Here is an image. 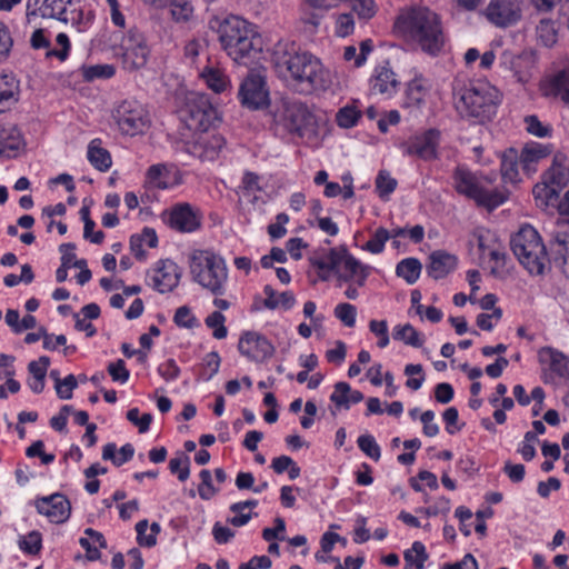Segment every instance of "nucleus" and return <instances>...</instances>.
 Listing matches in <instances>:
<instances>
[{
	"mask_svg": "<svg viewBox=\"0 0 569 569\" xmlns=\"http://www.w3.org/2000/svg\"><path fill=\"white\" fill-rule=\"evenodd\" d=\"M271 61L279 77L292 80L301 90L322 88L323 68L319 59L307 51H300L295 43L276 44Z\"/></svg>",
	"mask_w": 569,
	"mask_h": 569,
	"instance_id": "f257e3e1",
	"label": "nucleus"
},
{
	"mask_svg": "<svg viewBox=\"0 0 569 569\" xmlns=\"http://www.w3.org/2000/svg\"><path fill=\"white\" fill-rule=\"evenodd\" d=\"M395 26L406 39L430 56H437L445 46L440 17L427 7H413L401 12Z\"/></svg>",
	"mask_w": 569,
	"mask_h": 569,
	"instance_id": "f03ea898",
	"label": "nucleus"
},
{
	"mask_svg": "<svg viewBox=\"0 0 569 569\" xmlns=\"http://www.w3.org/2000/svg\"><path fill=\"white\" fill-rule=\"evenodd\" d=\"M218 32L221 47L238 64L252 63L262 50L261 39L251 23L238 16L226 18Z\"/></svg>",
	"mask_w": 569,
	"mask_h": 569,
	"instance_id": "7ed1b4c3",
	"label": "nucleus"
},
{
	"mask_svg": "<svg viewBox=\"0 0 569 569\" xmlns=\"http://www.w3.org/2000/svg\"><path fill=\"white\" fill-rule=\"evenodd\" d=\"M501 103V93L487 81H475L462 88L456 109L463 118L476 123L491 121Z\"/></svg>",
	"mask_w": 569,
	"mask_h": 569,
	"instance_id": "20e7f679",
	"label": "nucleus"
},
{
	"mask_svg": "<svg viewBox=\"0 0 569 569\" xmlns=\"http://www.w3.org/2000/svg\"><path fill=\"white\" fill-rule=\"evenodd\" d=\"M321 281L331 280L336 276L340 281H355L362 284L373 270L372 267L361 263L346 247L330 249L327 253L312 259Z\"/></svg>",
	"mask_w": 569,
	"mask_h": 569,
	"instance_id": "39448f33",
	"label": "nucleus"
},
{
	"mask_svg": "<svg viewBox=\"0 0 569 569\" xmlns=\"http://www.w3.org/2000/svg\"><path fill=\"white\" fill-rule=\"evenodd\" d=\"M511 249L519 262L531 274H543L550 268L551 259L538 231L530 224L522 226L511 237Z\"/></svg>",
	"mask_w": 569,
	"mask_h": 569,
	"instance_id": "423d86ee",
	"label": "nucleus"
},
{
	"mask_svg": "<svg viewBox=\"0 0 569 569\" xmlns=\"http://www.w3.org/2000/svg\"><path fill=\"white\" fill-rule=\"evenodd\" d=\"M281 107L279 118L284 128L307 142L316 143L319 137L318 120L308 106L298 99L284 98Z\"/></svg>",
	"mask_w": 569,
	"mask_h": 569,
	"instance_id": "0eeeda50",
	"label": "nucleus"
},
{
	"mask_svg": "<svg viewBox=\"0 0 569 569\" xmlns=\"http://www.w3.org/2000/svg\"><path fill=\"white\" fill-rule=\"evenodd\" d=\"M188 262L192 280L198 284H223L228 280L226 260L211 250H193Z\"/></svg>",
	"mask_w": 569,
	"mask_h": 569,
	"instance_id": "6e6552de",
	"label": "nucleus"
},
{
	"mask_svg": "<svg viewBox=\"0 0 569 569\" xmlns=\"http://www.w3.org/2000/svg\"><path fill=\"white\" fill-rule=\"evenodd\" d=\"M179 118L189 130L207 132L218 121V112L207 94L190 92L179 110Z\"/></svg>",
	"mask_w": 569,
	"mask_h": 569,
	"instance_id": "1a4fd4ad",
	"label": "nucleus"
},
{
	"mask_svg": "<svg viewBox=\"0 0 569 569\" xmlns=\"http://www.w3.org/2000/svg\"><path fill=\"white\" fill-rule=\"evenodd\" d=\"M455 189L477 204L492 210L505 202L506 194L498 190H486L479 184L477 177L469 170L457 168L453 173Z\"/></svg>",
	"mask_w": 569,
	"mask_h": 569,
	"instance_id": "9d476101",
	"label": "nucleus"
},
{
	"mask_svg": "<svg viewBox=\"0 0 569 569\" xmlns=\"http://www.w3.org/2000/svg\"><path fill=\"white\" fill-rule=\"evenodd\" d=\"M112 117L121 132L128 136L142 133L150 123L147 110L136 100H124L119 103Z\"/></svg>",
	"mask_w": 569,
	"mask_h": 569,
	"instance_id": "9b49d317",
	"label": "nucleus"
},
{
	"mask_svg": "<svg viewBox=\"0 0 569 569\" xmlns=\"http://www.w3.org/2000/svg\"><path fill=\"white\" fill-rule=\"evenodd\" d=\"M238 97L243 107L259 110L269 106V91L266 78L259 72L250 71L242 80Z\"/></svg>",
	"mask_w": 569,
	"mask_h": 569,
	"instance_id": "f8f14e48",
	"label": "nucleus"
},
{
	"mask_svg": "<svg viewBox=\"0 0 569 569\" xmlns=\"http://www.w3.org/2000/svg\"><path fill=\"white\" fill-rule=\"evenodd\" d=\"M239 353L256 363H263L274 355V346L258 331H243L238 342Z\"/></svg>",
	"mask_w": 569,
	"mask_h": 569,
	"instance_id": "ddd939ff",
	"label": "nucleus"
},
{
	"mask_svg": "<svg viewBox=\"0 0 569 569\" xmlns=\"http://www.w3.org/2000/svg\"><path fill=\"white\" fill-rule=\"evenodd\" d=\"M120 50L123 66L128 70H136L146 66L150 54L146 37L137 28L129 30Z\"/></svg>",
	"mask_w": 569,
	"mask_h": 569,
	"instance_id": "4468645a",
	"label": "nucleus"
},
{
	"mask_svg": "<svg viewBox=\"0 0 569 569\" xmlns=\"http://www.w3.org/2000/svg\"><path fill=\"white\" fill-rule=\"evenodd\" d=\"M539 358L548 365L543 370L545 383H569V356L552 347H545L539 351Z\"/></svg>",
	"mask_w": 569,
	"mask_h": 569,
	"instance_id": "2eb2a0df",
	"label": "nucleus"
},
{
	"mask_svg": "<svg viewBox=\"0 0 569 569\" xmlns=\"http://www.w3.org/2000/svg\"><path fill=\"white\" fill-rule=\"evenodd\" d=\"M37 512L54 525L64 523L71 516V502L60 492L49 496H37L33 500Z\"/></svg>",
	"mask_w": 569,
	"mask_h": 569,
	"instance_id": "dca6fc26",
	"label": "nucleus"
},
{
	"mask_svg": "<svg viewBox=\"0 0 569 569\" xmlns=\"http://www.w3.org/2000/svg\"><path fill=\"white\" fill-rule=\"evenodd\" d=\"M545 181L551 189V192L559 198L563 188L569 184V169L555 158L551 167L543 174ZM560 214H569V189L566 191L562 199L557 203Z\"/></svg>",
	"mask_w": 569,
	"mask_h": 569,
	"instance_id": "f3484780",
	"label": "nucleus"
},
{
	"mask_svg": "<svg viewBox=\"0 0 569 569\" xmlns=\"http://www.w3.org/2000/svg\"><path fill=\"white\" fill-rule=\"evenodd\" d=\"M226 140L220 134H204L201 132L192 142L187 143V150L190 154L199 158L202 161L214 160L222 148Z\"/></svg>",
	"mask_w": 569,
	"mask_h": 569,
	"instance_id": "a211bd4d",
	"label": "nucleus"
},
{
	"mask_svg": "<svg viewBox=\"0 0 569 569\" xmlns=\"http://www.w3.org/2000/svg\"><path fill=\"white\" fill-rule=\"evenodd\" d=\"M440 132L429 129L422 134L413 137L406 143L405 152L409 156H417L423 160H431L437 157Z\"/></svg>",
	"mask_w": 569,
	"mask_h": 569,
	"instance_id": "6ab92c4d",
	"label": "nucleus"
},
{
	"mask_svg": "<svg viewBox=\"0 0 569 569\" xmlns=\"http://www.w3.org/2000/svg\"><path fill=\"white\" fill-rule=\"evenodd\" d=\"M264 298L256 297L251 307L252 311L281 309L288 311L293 308L296 297L292 291L278 292L273 287H264Z\"/></svg>",
	"mask_w": 569,
	"mask_h": 569,
	"instance_id": "aec40b11",
	"label": "nucleus"
},
{
	"mask_svg": "<svg viewBox=\"0 0 569 569\" xmlns=\"http://www.w3.org/2000/svg\"><path fill=\"white\" fill-rule=\"evenodd\" d=\"M458 267V257L446 250H435L428 257L426 271L435 280H442Z\"/></svg>",
	"mask_w": 569,
	"mask_h": 569,
	"instance_id": "412c9836",
	"label": "nucleus"
},
{
	"mask_svg": "<svg viewBox=\"0 0 569 569\" xmlns=\"http://www.w3.org/2000/svg\"><path fill=\"white\" fill-rule=\"evenodd\" d=\"M71 0H29L27 10L29 14L40 13L42 18H53L62 22L68 21L67 4Z\"/></svg>",
	"mask_w": 569,
	"mask_h": 569,
	"instance_id": "4be33fe9",
	"label": "nucleus"
},
{
	"mask_svg": "<svg viewBox=\"0 0 569 569\" xmlns=\"http://www.w3.org/2000/svg\"><path fill=\"white\" fill-rule=\"evenodd\" d=\"M168 223L180 232H192L200 227V221L188 203H181L172 208Z\"/></svg>",
	"mask_w": 569,
	"mask_h": 569,
	"instance_id": "5701e85b",
	"label": "nucleus"
},
{
	"mask_svg": "<svg viewBox=\"0 0 569 569\" xmlns=\"http://www.w3.org/2000/svg\"><path fill=\"white\" fill-rule=\"evenodd\" d=\"M61 252V266L68 269H78L79 271L74 274V279L78 284H84L91 279V271L87 267V261L84 259H77L74 250V243H62L59 247Z\"/></svg>",
	"mask_w": 569,
	"mask_h": 569,
	"instance_id": "b1692460",
	"label": "nucleus"
},
{
	"mask_svg": "<svg viewBox=\"0 0 569 569\" xmlns=\"http://www.w3.org/2000/svg\"><path fill=\"white\" fill-rule=\"evenodd\" d=\"M546 97L559 98L569 104V66L556 72L542 84Z\"/></svg>",
	"mask_w": 569,
	"mask_h": 569,
	"instance_id": "393cba45",
	"label": "nucleus"
},
{
	"mask_svg": "<svg viewBox=\"0 0 569 569\" xmlns=\"http://www.w3.org/2000/svg\"><path fill=\"white\" fill-rule=\"evenodd\" d=\"M19 80L13 73L0 72V113L10 110L19 101Z\"/></svg>",
	"mask_w": 569,
	"mask_h": 569,
	"instance_id": "a878e982",
	"label": "nucleus"
},
{
	"mask_svg": "<svg viewBox=\"0 0 569 569\" xmlns=\"http://www.w3.org/2000/svg\"><path fill=\"white\" fill-rule=\"evenodd\" d=\"M399 81L396 73L389 68V62L376 69V74L371 80V90L373 93L390 96L397 91Z\"/></svg>",
	"mask_w": 569,
	"mask_h": 569,
	"instance_id": "bb28decb",
	"label": "nucleus"
},
{
	"mask_svg": "<svg viewBox=\"0 0 569 569\" xmlns=\"http://www.w3.org/2000/svg\"><path fill=\"white\" fill-rule=\"evenodd\" d=\"M551 148L549 146H543L538 142L527 143L520 154V163L523 171L527 174L535 172V163H537L540 159L549 156Z\"/></svg>",
	"mask_w": 569,
	"mask_h": 569,
	"instance_id": "cd10ccee",
	"label": "nucleus"
},
{
	"mask_svg": "<svg viewBox=\"0 0 569 569\" xmlns=\"http://www.w3.org/2000/svg\"><path fill=\"white\" fill-rule=\"evenodd\" d=\"M154 284H177L180 279V269L172 260H161L153 271Z\"/></svg>",
	"mask_w": 569,
	"mask_h": 569,
	"instance_id": "c85d7f7f",
	"label": "nucleus"
},
{
	"mask_svg": "<svg viewBox=\"0 0 569 569\" xmlns=\"http://www.w3.org/2000/svg\"><path fill=\"white\" fill-rule=\"evenodd\" d=\"M488 264L490 268V273L498 281H507L509 276V266L510 259L507 253L502 250L490 249L488 252Z\"/></svg>",
	"mask_w": 569,
	"mask_h": 569,
	"instance_id": "c756f323",
	"label": "nucleus"
},
{
	"mask_svg": "<svg viewBox=\"0 0 569 569\" xmlns=\"http://www.w3.org/2000/svg\"><path fill=\"white\" fill-rule=\"evenodd\" d=\"M86 538H80L79 543L86 550L89 560H98L100 558L99 548H106L107 541L103 535L92 528L84 530Z\"/></svg>",
	"mask_w": 569,
	"mask_h": 569,
	"instance_id": "7c9ffc66",
	"label": "nucleus"
},
{
	"mask_svg": "<svg viewBox=\"0 0 569 569\" xmlns=\"http://www.w3.org/2000/svg\"><path fill=\"white\" fill-rule=\"evenodd\" d=\"M403 559V569H425V562L429 559V553L421 541H413L411 547L405 550Z\"/></svg>",
	"mask_w": 569,
	"mask_h": 569,
	"instance_id": "2f4dec72",
	"label": "nucleus"
},
{
	"mask_svg": "<svg viewBox=\"0 0 569 569\" xmlns=\"http://www.w3.org/2000/svg\"><path fill=\"white\" fill-rule=\"evenodd\" d=\"M134 456V447L131 443L123 445L118 453L117 446L113 442L107 443L102 449V459L111 460L116 467H120L130 461Z\"/></svg>",
	"mask_w": 569,
	"mask_h": 569,
	"instance_id": "473e14b6",
	"label": "nucleus"
},
{
	"mask_svg": "<svg viewBox=\"0 0 569 569\" xmlns=\"http://www.w3.org/2000/svg\"><path fill=\"white\" fill-rule=\"evenodd\" d=\"M1 136V148L3 154L7 158L16 157L17 151L22 147V138L20 131L16 127H2L0 126Z\"/></svg>",
	"mask_w": 569,
	"mask_h": 569,
	"instance_id": "72a5a7b5",
	"label": "nucleus"
},
{
	"mask_svg": "<svg viewBox=\"0 0 569 569\" xmlns=\"http://www.w3.org/2000/svg\"><path fill=\"white\" fill-rule=\"evenodd\" d=\"M392 337L395 340L403 341L413 348L422 347L425 339L410 323L398 325L393 328Z\"/></svg>",
	"mask_w": 569,
	"mask_h": 569,
	"instance_id": "f704fd0d",
	"label": "nucleus"
},
{
	"mask_svg": "<svg viewBox=\"0 0 569 569\" xmlns=\"http://www.w3.org/2000/svg\"><path fill=\"white\" fill-rule=\"evenodd\" d=\"M98 140H92L88 147V159L90 163L100 171H107L111 167V156L108 150L101 148Z\"/></svg>",
	"mask_w": 569,
	"mask_h": 569,
	"instance_id": "c9c22d12",
	"label": "nucleus"
},
{
	"mask_svg": "<svg viewBox=\"0 0 569 569\" xmlns=\"http://www.w3.org/2000/svg\"><path fill=\"white\" fill-rule=\"evenodd\" d=\"M221 358L217 351L208 352L199 365L198 380L209 381L219 371Z\"/></svg>",
	"mask_w": 569,
	"mask_h": 569,
	"instance_id": "e433bc0d",
	"label": "nucleus"
},
{
	"mask_svg": "<svg viewBox=\"0 0 569 569\" xmlns=\"http://www.w3.org/2000/svg\"><path fill=\"white\" fill-rule=\"evenodd\" d=\"M422 264L417 258H406L397 264L396 273L408 283H413L419 279Z\"/></svg>",
	"mask_w": 569,
	"mask_h": 569,
	"instance_id": "4c0bfd02",
	"label": "nucleus"
},
{
	"mask_svg": "<svg viewBox=\"0 0 569 569\" xmlns=\"http://www.w3.org/2000/svg\"><path fill=\"white\" fill-rule=\"evenodd\" d=\"M19 549L27 556H37L42 550V535L38 530H32L18 539Z\"/></svg>",
	"mask_w": 569,
	"mask_h": 569,
	"instance_id": "58836bf2",
	"label": "nucleus"
},
{
	"mask_svg": "<svg viewBox=\"0 0 569 569\" xmlns=\"http://www.w3.org/2000/svg\"><path fill=\"white\" fill-rule=\"evenodd\" d=\"M169 170L166 164H152L147 171V183L158 189H168L172 184L167 180Z\"/></svg>",
	"mask_w": 569,
	"mask_h": 569,
	"instance_id": "ea45409f",
	"label": "nucleus"
},
{
	"mask_svg": "<svg viewBox=\"0 0 569 569\" xmlns=\"http://www.w3.org/2000/svg\"><path fill=\"white\" fill-rule=\"evenodd\" d=\"M148 529V520L143 519L137 522L136 525V531H137V541L142 547H153L157 543L156 535L160 532V525L157 522H153L150 527L152 533L146 535V531Z\"/></svg>",
	"mask_w": 569,
	"mask_h": 569,
	"instance_id": "a19ab883",
	"label": "nucleus"
},
{
	"mask_svg": "<svg viewBox=\"0 0 569 569\" xmlns=\"http://www.w3.org/2000/svg\"><path fill=\"white\" fill-rule=\"evenodd\" d=\"M208 87L217 93H220L229 86L228 78L218 69L207 68L201 73Z\"/></svg>",
	"mask_w": 569,
	"mask_h": 569,
	"instance_id": "79ce46f5",
	"label": "nucleus"
},
{
	"mask_svg": "<svg viewBox=\"0 0 569 569\" xmlns=\"http://www.w3.org/2000/svg\"><path fill=\"white\" fill-rule=\"evenodd\" d=\"M518 162L517 153L510 149L509 152L505 153L501 160V176L505 181L516 182L518 180Z\"/></svg>",
	"mask_w": 569,
	"mask_h": 569,
	"instance_id": "37998d69",
	"label": "nucleus"
},
{
	"mask_svg": "<svg viewBox=\"0 0 569 569\" xmlns=\"http://www.w3.org/2000/svg\"><path fill=\"white\" fill-rule=\"evenodd\" d=\"M359 449L373 461H379L381 458V449L372 435H361L357 439Z\"/></svg>",
	"mask_w": 569,
	"mask_h": 569,
	"instance_id": "c03bdc74",
	"label": "nucleus"
},
{
	"mask_svg": "<svg viewBox=\"0 0 569 569\" xmlns=\"http://www.w3.org/2000/svg\"><path fill=\"white\" fill-rule=\"evenodd\" d=\"M171 16L176 22H187L193 14V7L189 0H169Z\"/></svg>",
	"mask_w": 569,
	"mask_h": 569,
	"instance_id": "a18cd8bd",
	"label": "nucleus"
},
{
	"mask_svg": "<svg viewBox=\"0 0 569 569\" xmlns=\"http://www.w3.org/2000/svg\"><path fill=\"white\" fill-rule=\"evenodd\" d=\"M224 322L226 317L220 311H213L204 319L206 326L213 330L212 336L218 340L224 339L228 336Z\"/></svg>",
	"mask_w": 569,
	"mask_h": 569,
	"instance_id": "49530a36",
	"label": "nucleus"
},
{
	"mask_svg": "<svg viewBox=\"0 0 569 569\" xmlns=\"http://www.w3.org/2000/svg\"><path fill=\"white\" fill-rule=\"evenodd\" d=\"M199 478L201 480L200 485L198 486L199 497L202 500L212 499L219 492V488H216L212 485V476H211L210 470L202 469L199 472Z\"/></svg>",
	"mask_w": 569,
	"mask_h": 569,
	"instance_id": "de8ad7c7",
	"label": "nucleus"
},
{
	"mask_svg": "<svg viewBox=\"0 0 569 569\" xmlns=\"http://www.w3.org/2000/svg\"><path fill=\"white\" fill-rule=\"evenodd\" d=\"M78 387V379L70 373L63 379L57 378L54 389L59 399L68 400L72 398L73 390Z\"/></svg>",
	"mask_w": 569,
	"mask_h": 569,
	"instance_id": "09e8293b",
	"label": "nucleus"
},
{
	"mask_svg": "<svg viewBox=\"0 0 569 569\" xmlns=\"http://www.w3.org/2000/svg\"><path fill=\"white\" fill-rule=\"evenodd\" d=\"M361 112L353 106L341 108L336 114V121L341 128H351L357 124Z\"/></svg>",
	"mask_w": 569,
	"mask_h": 569,
	"instance_id": "8fccbe9b",
	"label": "nucleus"
},
{
	"mask_svg": "<svg viewBox=\"0 0 569 569\" xmlns=\"http://www.w3.org/2000/svg\"><path fill=\"white\" fill-rule=\"evenodd\" d=\"M537 32L541 42L546 47H552L557 42V30L552 20H540L539 24L537 26Z\"/></svg>",
	"mask_w": 569,
	"mask_h": 569,
	"instance_id": "3c124183",
	"label": "nucleus"
},
{
	"mask_svg": "<svg viewBox=\"0 0 569 569\" xmlns=\"http://www.w3.org/2000/svg\"><path fill=\"white\" fill-rule=\"evenodd\" d=\"M173 322L179 328L193 329L199 326L197 317L187 306L179 307L173 316Z\"/></svg>",
	"mask_w": 569,
	"mask_h": 569,
	"instance_id": "603ef678",
	"label": "nucleus"
},
{
	"mask_svg": "<svg viewBox=\"0 0 569 569\" xmlns=\"http://www.w3.org/2000/svg\"><path fill=\"white\" fill-rule=\"evenodd\" d=\"M389 238L390 232L387 229L380 227L376 230L371 239L366 242L363 249L371 253H380L383 251L385 244L389 240Z\"/></svg>",
	"mask_w": 569,
	"mask_h": 569,
	"instance_id": "864d4df0",
	"label": "nucleus"
},
{
	"mask_svg": "<svg viewBox=\"0 0 569 569\" xmlns=\"http://www.w3.org/2000/svg\"><path fill=\"white\" fill-rule=\"evenodd\" d=\"M335 316L346 327L352 328L356 325L357 308L348 302L338 303L335 308Z\"/></svg>",
	"mask_w": 569,
	"mask_h": 569,
	"instance_id": "5fc2aeb1",
	"label": "nucleus"
},
{
	"mask_svg": "<svg viewBox=\"0 0 569 569\" xmlns=\"http://www.w3.org/2000/svg\"><path fill=\"white\" fill-rule=\"evenodd\" d=\"M369 330L378 338L377 346L380 349H385L386 347H388L390 338L388 331V323L386 320H370Z\"/></svg>",
	"mask_w": 569,
	"mask_h": 569,
	"instance_id": "6e6d98bb",
	"label": "nucleus"
},
{
	"mask_svg": "<svg viewBox=\"0 0 569 569\" xmlns=\"http://www.w3.org/2000/svg\"><path fill=\"white\" fill-rule=\"evenodd\" d=\"M83 78L87 81L94 79H108L114 74V68L111 64H96L90 67H83Z\"/></svg>",
	"mask_w": 569,
	"mask_h": 569,
	"instance_id": "4d7b16f0",
	"label": "nucleus"
},
{
	"mask_svg": "<svg viewBox=\"0 0 569 569\" xmlns=\"http://www.w3.org/2000/svg\"><path fill=\"white\" fill-rule=\"evenodd\" d=\"M397 187V180L391 178L390 174L381 170L376 179V188L380 198H386L395 191Z\"/></svg>",
	"mask_w": 569,
	"mask_h": 569,
	"instance_id": "13d9d810",
	"label": "nucleus"
},
{
	"mask_svg": "<svg viewBox=\"0 0 569 569\" xmlns=\"http://www.w3.org/2000/svg\"><path fill=\"white\" fill-rule=\"evenodd\" d=\"M13 47V39L8 26L0 21V63L9 59L11 49Z\"/></svg>",
	"mask_w": 569,
	"mask_h": 569,
	"instance_id": "bf43d9fd",
	"label": "nucleus"
},
{
	"mask_svg": "<svg viewBox=\"0 0 569 569\" xmlns=\"http://www.w3.org/2000/svg\"><path fill=\"white\" fill-rule=\"evenodd\" d=\"M127 419L134 426L138 427L140 433H144L150 429L152 422L151 413H143L140 416L138 408H131L127 411Z\"/></svg>",
	"mask_w": 569,
	"mask_h": 569,
	"instance_id": "052dcab7",
	"label": "nucleus"
},
{
	"mask_svg": "<svg viewBox=\"0 0 569 569\" xmlns=\"http://www.w3.org/2000/svg\"><path fill=\"white\" fill-rule=\"evenodd\" d=\"M107 370L114 382L124 385L130 378V371L127 369L126 362L122 359L110 362L107 367Z\"/></svg>",
	"mask_w": 569,
	"mask_h": 569,
	"instance_id": "680f3d73",
	"label": "nucleus"
},
{
	"mask_svg": "<svg viewBox=\"0 0 569 569\" xmlns=\"http://www.w3.org/2000/svg\"><path fill=\"white\" fill-rule=\"evenodd\" d=\"M350 393V385L345 381L337 382L335 390L330 395V401L333 402L338 408L348 410V397Z\"/></svg>",
	"mask_w": 569,
	"mask_h": 569,
	"instance_id": "e2e57ef3",
	"label": "nucleus"
},
{
	"mask_svg": "<svg viewBox=\"0 0 569 569\" xmlns=\"http://www.w3.org/2000/svg\"><path fill=\"white\" fill-rule=\"evenodd\" d=\"M190 460L184 456L183 460L180 458H172L169 461V470L171 473L177 475L181 482H184L190 476Z\"/></svg>",
	"mask_w": 569,
	"mask_h": 569,
	"instance_id": "0e129e2a",
	"label": "nucleus"
},
{
	"mask_svg": "<svg viewBox=\"0 0 569 569\" xmlns=\"http://www.w3.org/2000/svg\"><path fill=\"white\" fill-rule=\"evenodd\" d=\"M157 371L166 381H174L180 377L181 370L176 360L170 358L160 363Z\"/></svg>",
	"mask_w": 569,
	"mask_h": 569,
	"instance_id": "69168bd1",
	"label": "nucleus"
},
{
	"mask_svg": "<svg viewBox=\"0 0 569 569\" xmlns=\"http://www.w3.org/2000/svg\"><path fill=\"white\" fill-rule=\"evenodd\" d=\"M284 531H286V522L282 518L277 517L274 519V527L272 528H264L262 530V539L266 541H272V540H284Z\"/></svg>",
	"mask_w": 569,
	"mask_h": 569,
	"instance_id": "338daca9",
	"label": "nucleus"
},
{
	"mask_svg": "<svg viewBox=\"0 0 569 569\" xmlns=\"http://www.w3.org/2000/svg\"><path fill=\"white\" fill-rule=\"evenodd\" d=\"M553 257H561L569 253V234L567 232H557L551 242Z\"/></svg>",
	"mask_w": 569,
	"mask_h": 569,
	"instance_id": "774afa93",
	"label": "nucleus"
}]
</instances>
